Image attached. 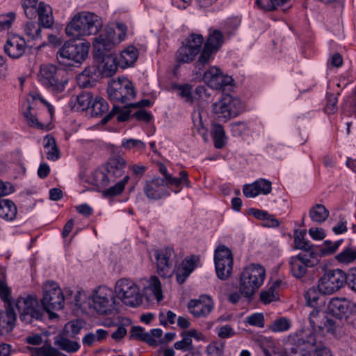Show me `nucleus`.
<instances>
[{"mask_svg": "<svg viewBox=\"0 0 356 356\" xmlns=\"http://www.w3.org/2000/svg\"><path fill=\"white\" fill-rule=\"evenodd\" d=\"M43 296L40 305L35 295L19 297L16 307L19 312V320L25 324L34 321H41L44 312L50 319L56 318L58 314L52 310H60L64 307V296L58 284L54 281H47L43 286Z\"/></svg>", "mask_w": 356, "mask_h": 356, "instance_id": "1", "label": "nucleus"}, {"mask_svg": "<svg viewBox=\"0 0 356 356\" xmlns=\"http://www.w3.org/2000/svg\"><path fill=\"white\" fill-rule=\"evenodd\" d=\"M102 27V22L93 13L81 12L74 16L65 28L67 35L80 39L82 36L97 34Z\"/></svg>", "mask_w": 356, "mask_h": 356, "instance_id": "2", "label": "nucleus"}, {"mask_svg": "<svg viewBox=\"0 0 356 356\" xmlns=\"http://www.w3.org/2000/svg\"><path fill=\"white\" fill-rule=\"evenodd\" d=\"M90 44L88 42L77 43L66 41L57 51L56 58L61 65L74 67L81 64L88 56Z\"/></svg>", "mask_w": 356, "mask_h": 356, "instance_id": "3", "label": "nucleus"}, {"mask_svg": "<svg viewBox=\"0 0 356 356\" xmlns=\"http://www.w3.org/2000/svg\"><path fill=\"white\" fill-rule=\"evenodd\" d=\"M266 270L262 266L255 264L249 265L241 273L239 292L245 298H252L264 284Z\"/></svg>", "mask_w": 356, "mask_h": 356, "instance_id": "4", "label": "nucleus"}, {"mask_svg": "<svg viewBox=\"0 0 356 356\" xmlns=\"http://www.w3.org/2000/svg\"><path fill=\"white\" fill-rule=\"evenodd\" d=\"M38 79L40 83L53 93L62 92L68 82L67 72L51 64L40 67Z\"/></svg>", "mask_w": 356, "mask_h": 356, "instance_id": "5", "label": "nucleus"}, {"mask_svg": "<svg viewBox=\"0 0 356 356\" xmlns=\"http://www.w3.org/2000/svg\"><path fill=\"white\" fill-rule=\"evenodd\" d=\"M126 161L121 156L111 157L105 165L104 170H97L94 173L95 184L101 187H106L111 183L122 176L124 172Z\"/></svg>", "mask_w": 356, "mask_h": 356, "instance_id": "6", "label": "nucleus"}, {"mask_svg": "<svg viewBox=\"0 0 356 356\" xmlns=\"http://www.w3.org/2000/svg\"><path fill=\"white\" fill-rule=\"evenodd\" d=\"M107 93L111 101L127 104L136 96L132 82L126 77L112 80L108 83Z\"/></svg>", "mask_w": 356, "mask_h": 356, "instance_id": "7", "label": "nucleus"}, {"mask_svg": "<svg viewBox=\"0 0 356 356\" xmlns=\"http://www.w3.org/2000/svg\"><path fill=\"white\" fill-rule=\"evenodd\" d=\"M115 293L117 298L127 305L136 307L142 303L139 287L129 279L118 280L115 285Z\"/></svg>", "mask_w": 356, "mask_h": 356, "instance_id": "8", "label": "nucleus"}, {"mask_svg": "<svg viewBox=\"0 0 356 356\" xmlns=\"http://www.w3.org/2000/svg\"><path fill=\"white\" fill-rule=\"evenodd\" d=\"M319 261L318 252H301L290 258V271L296 278L301 279L306 275L307 268L316 266Z\"/></svg>", "mask_w": 356, "mask_h": 356, "instance_id": "9", "label": "nucleus"}, {"mask_svg": "<svg viewBox=\"0 0 356 356\" xmlns=\"http://www.w3.org/2000/svg\"><path fill=\"white\" fill-rule=\"evenodd\" d=\"M242 109L241 100L230 95H224L219 101L212 104V111L222 121L237 116Z\"/></svg>", "mask_w": 356, "mask_h": 356, "instance_id": "10", "label": "nucleus"}, {"mask_svg": "<svg viewBox=\"0 0 356 356\" xmlns=\"http://www.w3.org/2000/svg\"><path fill=\"white\" fill-rule=\"evenodd\" d=\"M214 263L217 277L221 280H227L233 270V255L231 250L225 245H219L215 250Z\"/></svg>", "mask_w": 356, "mask_h": 356, "instance_id": "11", "label": "nucleus"}, {"mask_svg": "<svg viewBox=\"0 0 356 356\" xmlns=\"http://www.w3.org/2000/svg\"><path fill=\"white\" fill-rule=\"evenodd\" d=\"M113 291L106 286H99L92 296V307L100 314H111L115 309Z\"/></svg>", "mask_w": 356, "mask_h": 356, "instance_id": "12", "label": "nucleus"}, {"mask_svg": "<svg viewBox=\"0 0 356 356\" xmlns=\"http://www.w3.org/2000/svg\"><path fill=\"white\" fill-rule=\"evenodd\" d=\"M318 282L324 294H332L346 284L345 273L338 268L330 270L323 274Z\"/></svg>", "mask_w": 356, "mask_h": 356, "instance_id": "13", "label": "nucleus"}, {"mask_svg": "<svg viewBox=\"0 0 356 356\" xmlns=\"http://www.w3.org/2000/svg\"><path fill=\"white\" fill-rule=\"evenodd\" d=\"M154 256L159 275L163 277H170L174 272L173 266L176 263L174 249L167 247L156 250L154 252Z\"/></svg>", "mask_w": 356, "mask_h": 356, "instance_id": "14", "label": "nucleus"}, {"mask_svg": "<svg viewBox=\"0 0 356 356\" xmlns=\"http://www.w3.org/2000/svg\"><path fill=\"white\" fill-rule=\"evenodd\" d=\"M308 319L314 332H332L334 330V321L327 318L326 314L318 308H314L309 312Z\"/></svg>", "mask_w": 356, "mask_h": 356, "instance_id": "15", "label": "nucleus"}, {"mask_svg": "<svg viewBox=\"0 0 356 356\" xmlns=\"http://www.w3.org/2000/svg\"><path fill=\"white\" fill-rule=\"evenodd\" d=\"M329 312L336 318H347L356 313V303L346 298H333L328 304Z\"/></svg>", "mask_w": 356, "mask_h": 356, "instance_id": "16", "label": "nucleus"}, {"mask_svg": "<svg viewBox=\"0 0 356 356\" xmlns=\"http://www.w3.org/2000/svg\"><path fill=\"white\" fill-rule=\"evenodd\" d=\"M213 307V302L208 295H202L198 299H192L188 302V309L195 318L207 316Z\"/></svg>", "mask_w": 356, "mask_h": 356, "instance_id": "17", "label": "nucleus"}, {"mask_svg": "<svg viewBox=\"0 0 356 356\" xmlns=\"http://www.w3.org/2000/svg\"><path fill=\"white\" fill-rule=\"evenodd\" d=\"M89 110L92 117H102L104 114H106L102 120V123L106 124L113 118L114 113L120 110V107L113 105L112 111L107 113L108 111V102L104 98L97 97L92 100Z\"/></svg>", "mask_w": 356, "mask_h": 356, "instance_id": "18", "label": "nucleus"}, {"mask_svg": "<svg viewBox=\"0 0 356 356\" xmlns=\"http://www.w3.org/2000/svg\"><path fill=\"white\" fill-rule=\"evenodd\" d=\"M143 191L145 195L152 200H159L169 195L165 187V179L161 177H154L147 181L143 187Z\"/></svg>", "mask_w": 356, "mask_h": 356, "instance_id": "19", "label": "nucleus"}, {"mask_svg": "<svg viewBox=\"0 0 356 356\" xmlns=\"http://www.w3.org/2000/svg\"><path fill=\"white\" fill-rule=\"evenodd\" d=\"M26 49L24 39L17 35L9 38L4 45L5 53L13 59H17L22 56Z\"/></svg>", "mask_w": 356, "mask_h": 356, "instance_id": "20", "label": "nucleus"}, {"mask_svg": "<svg viewBox=\"0 0 356 356\" xmlns=\"http://www.w3.org/2000/svg\"><path fill=\"white\" fill-rule=\"evenodd\" d=\"M115 32L113 30L107 31L96 37L93 42V47L98 56L106 55L115 46Z\"/></svg>", "mask_w": 356, "mask_h": 356, "instance_id": "21", "label": "nucleus"}, {"mask_svg": "<svg viewBox=\"0 0 356 356\" xmlns=\"http://www.w3.org/2000/svg\"><path fill=\"white\" fill-rule=\"evenodd\" d=\"M35 10V17L38 16L39 24L44 28H51L54 22L51 7L44 1H40Z\"/></svg>", "mask_w": 356, "mask_h": 356, "instance_id": "22", "label": "nucleus"}, {"mask_svg": "<svg viewBox=\"0 0 356 356\" xmlns=\"http://www.w3.org/2000/svg\"><path fill=\"white\" fill-rule=\"evenodd\" d=\"M93 100V95L89 90H82L76 96L70 99L69 104L76 111H86L90 108Z\"/></svg>", "mask_w": 356, "mask_h": 356, "instance_id": "23", "label": "nucleus"}, {"mask_svg": "<svg viewBox=\"0 0 356 356\" xmlns=\"http://www.w3.org/2000/svg\"><path fill=\"white\" fill-rule=\"evenodd\" d=\"M138 57V50L134 46H129L122 50L118 57V65L124 69L132 66Z\"/></svg>", "mask_w": 356, "mask_h": 356, "instance_id": "24", "label": "nucleus"}, {"mask_svg": "<svg viewBox=\"0 0 356 356\" xmlns=\"http://www.w3.org/2000/svg\"><path fill=\"white\" fill-rule=\"evenodd\" d=\"M102 57V65L101 67V73L104 76L110 77L115 74L118 65V57L114 54H108L99 56Z\"/></svg>", "mask_w": 356, "mask_h": 356, "instance_id": "25", "label": "nucleus"}, {"mask_svg": "<svg viewBox=\"0 0 356 356\" xmlns=\"http://www.w3.org/2000/svg\"><path fill=\"white\" fill-rule=\"evenodd\" d=\"M222 75L223 74L219 68L213 66L204 72L203 80L211 88L215 90L220 89V81H222Z\"/></svg>", "mask_w": 356, "mask_h": 356, "instance_id": "26", "label": "nucleus"}, {"mask_svg": "<svg viewBox=\"0 0 356 356\" xmlns=\"http://www.w3.org/2000/svg\"><path fill=\"white\" fill-rule=\"evenodd\" d=\"M188 175L186 171L182 170L179 172V177H174L170 175H168V177L165 179V187L172 188L175 187V189H172L173 192L175 193H179L181 189V185L184 184L187 187L190 186V181L188 179Z\"/></svg>", "mask_w": 356, "mask_h": 356, "instance_id": "27", "label": "nucleus"}, {"mask_svg": "<svg viewBox=\"0 0 356 356\" xmlns=\"http://www.w3.org/2000/svg\"><path fill=\"white\" fill-rule=\"evenodd\" d=\"M198 54L196 48H191L182 42L181 46L177 51L176 60L179 64L190 63L194 60Z\"/></svg>", "mask_w": 356, "mask_h": 356, "instance_id": "28", "label": "nucleus"}, {"mask_svg": "<svg viewBox=\"0 0 356 356\" xmlns=\"http://www.w3.org/2000/svg\"><path fill=\"white\" fill-rule=\"evenodd\" d=\"M17 213V207L12 200L0 198V218L11 221L15 218Z\"/></svg>", "mask_w": 356, "mask_h": 356, "instance_id": "29", "label": "nucleus"}, {"mask_svg": "<svg viewBox=\"0 0 356 356\" xmlns=\"http://www.w3.org/2000/svg\"><path fill=\"white\" fill-rule=\"evenodd\" d=\"M223 42L224 35L222 33L217 29H210L204 45L217 53V51L221 48Z\"/></svg>", "mask_w": 356, "mask_h": 356, "instance_id": "30", "label": "nucleus"}, {"mask_svg": "<svg viewBox=\"0 0 356 356\" xmlns=\"http://www.w3.org/2000/svg\"><path fill=\"white\" fill-rule=\"evenodd\" d=\"M325 295L322 289L320 288V284L313 286L309 288L305 294L307 305L311 307L317 308L319 305V301L321 300L322 296Z\"/></svg>", "mask_w": 356, "mask_h": 356, "instance_id": "31", "label": "nucleus"}, {"mask_svg": "<svg viewBox=\"0 0 356 356\" xmlns=\"http://www.w3.org/2000/svg\"><path fill=\"white\" fill-rule=\"evenodd\" d=\"M330 212L323 204H316L313 206L309 212L311 220L316 223H323L329 217Z\"/></svg>", "mask_w": 356, "mask_h": 356, "instance_id": "32", "label": "nucleus"}, {"mask_svg": "<svg viewBox=\"0 0 356 356\" xmlns=\"http://www.w3.org/2000/svg\"><path fill=\"white\" fill-rule=\"evenodd\" d=\"M44 148L48 160L56 161L59 159L60 152L56 145V140L53 136L47 135L44 137Z\"/></svg>", "mask_w": 356, "mask_h": 356, "instance_id": "33", "label": "nucleus"}, {"mask_svg": "<svg viewBox=\"0 0 356 356\" xmlns=\"http://www.w3.org/2000/svg\"><path fill=\"white\" fill-rule=\"evenodd\" d=\"M305 232L296 231L294 234V248L301 250L302 252H318L313 244L305 239Z\"/></svg>", "mask_w": 356, "mask_h": 356, "instance_id": "34", "label": "nucleus"}, {"mask_svg": "<svg viewBox=\"0 0 356 356\" xmlns=\"http://www.w3.org/2000/svg\"><path fill=\"white\" fill-rule=\"evenodd\" d=\"M211 136L213 137L214 146L217 149L222 148L226 143V136L225 130L220 124L214 123L212 124Z\"/></svg>", "mask_w": 356, "mask_h": 356, "instance_id": "35", "label": "nucleus"}, {"mask_svg": "<svg viewBox=\"0 0 356 356\" xmlns=\"http://www.w3.org/2000/svg\"><path fill=\"white\" fill-rule=\"evenodd\" d=\"M24 33L29 40H38L42 38L40 24L36 22H27L24 26Z\"/></svg>", "mask_w": 356, "mask_h": 356, "instance_id": "36", "label": "nucleus"}, {"mask_svg": "<svg viewBox=\"0 0 356 356\" xmlns=\"http://www.w3.org/2000/svg\"><path fill=\"white\" fill-rule=\"evenodd\" d=\"M172 89L178 92V95L184 99L186 103L193 104L194 102V97L192 93V86L188 83L172 85Z\"/></svg>", "mask_w": 356, "mask_h": 356, "instance_id": "37", "label": "nucleus"}, {"mask_svg": "<svg viewBox=\"0 0 356 356\" xmlns=\"http://www.w3.org/2000/svg\"><path fill=\"white\" fill-rule=\"evenodd\" d=\"M54 344L58 346L60 350L67 353L76 352L80 346L78 342L72 341L67 338L60 337L55 339Z\"/></svg>", "mask_w": 356, "mask_h": 356, "instance_id": "38", "label": "nucleus"}, {"mask_svg": "<svg viewBox=\"0 0 356 356\" xmlns=\"http://www.w3.org/2000/svg\"><path fill=\"white\" fill-rule=\"evenodd\" d=\"M200 53V54L195 63V67L201 70L202 67H203L205 65L209 64L213 59L214 55L216 54V52L208 48L207 46L204 44L203 49Z\"/></svg>", "mask_w": 356, "mask_h": 356, "instance_id": "39", "label": "nucleus"}, {"mask_svg": "<svg viewBox=\"0 0 356 356\" xmlns=\"http://www.w3.org/2000/svg\"><path fill=\"white\" fill-rule=\"evenodd\" d=\"M291 326V321L286 317H280L274 320L269 325V330L273 332L288 331Z\"/></svg>", "mask_w": 356, "mask_h": 356, "instance_id": "40", "label": "nucleus"}, {"mask_svg": "<svg viewBox=\"0 0 356 356\" xmlns=\"http://www.w3.org/2000/svg\"><path fill=\"white\" fill-rule=\"evenodd\" d=\"M163 331L159 329H152L150 332H147L143 336V341L146 342L149 346H157L161 342Z\"/></svg>", "mask_w": 356, "mask_h": 356, "instance_id": "41", "label": "nucleus"}, {"mask_svg": "<svg viewBox=\"0 0 356 356\" xmlns=\"http://www.w3.org/2000/svg\"><path fill=\"white\" fill-rule=\"evenodd\" d=\"M129 179L130 177L129 175L124 176L122 181L116 183L114 186L104 190L103 191V195L107 197H114L121 194Z\"/></svg>", "mask_w": 356, "mask_h": 356, "instance_id": "42", "label": "nucleus"}, {"mask_svg": "<svg viewBox=\"0 0 356 356\" xmlns=\"http://www.w3.org/2000/svg\"><path fill=\"white\" fill-rule=\"evenodd\" d=\"M290 0H256V4L264 10L270 11L286 4Z\"/></svg>", "mask_w": 356, "mask_h": 356, "instance_id": "43", "label": "nucleus"}, {"mask_svg": "<svg viewBox=\"0 0 356 356\" xmlns=\"http://www.w3.org/2000/svg\"><path fill=\"white\" fill-rule=\"evenodd\" d=\"M338 262L348 264L356 259V251L351 248H346L335 257Z\"/></svg>", "mask_w": 356, "mask_h": 356, "instance_id": "44", "label": "nucleus"}, {"mask_svg": "<svg viewBox=\"0 0 356 356\" xmlns=\"http://www.w3.org/2000/svg\"><path fill=\"white\" fill-rule=\"evenodd\" d=\"M38 0H20L21 6L24 15L29 19L35 18V8L38 5Z\"/></svg>", "mask_w": 356, "mask_h": 356, "instance_id": "45", "label": "nucleus"}, {"mask_svg": "<svg viewBox=\"0 0 356 356\" xmlns=\"http://www.w3.org/2000/svg\"><path fill=\"white\" fill-rule=\"evenodd\" d=\"M182 339L174 343V348L176 350L183 352H191L194 350L195 347L193 344L192 339L188 337L185 332L181 333Z\"/></svg>", "mask_w": 356, "mask_h": 356, "instance_id": "46", "label": "nucleus"}, {"mask_svg": "<svg viewBox=\"0 0 356 356\" xmlns=\"http://www.w3.org/2000/svg\"><path fill=\"white\" fill-rule=\"evenodd\" d=\"M191 48H196L197 52H200L204 43L202 35L197 33H191L183 42Z\"/></svg>", "mask_w": 356, "mask_h": 356, "instance_id": "47", "label": "nucleus"}, {"mask_svg": "<svg viewBox=\"0 0 356 356\" xmlns=\"http://www.w3.org/2000/svg\"><path fill=\"white\" fill-rule=\"evenodd\" d=\"M122 147L127 150L134 149L135 151L143 152L145 149L146 145L144 142L138 139H123Z\"/></svg>", "mask_w": 356, "mask_h": 356, "instance_id": "48", "label": "nucleus"}, {"mask_svg": "<svg viewBox=\"0 0 356 356\" xmlns=\"http://www.w3.org/2000/svg\"><path fill=\"white\" fill-rule=\"evenodd\" d=\"M342 240L337 241L332 243L331 241L326 240L323 242L325 248H322L318 251L320 255V258L322 256L330 255L334 253L339 247L341 245Z\"/></svg>", "mask_w": 356, "mask_h": 356, "instance_id": "49", "label": "nucleus"}, {"mask_svg": "<svg viewBox=\"0 0 356 356\" xmlns=\"http://www.w3.org/2000/svg\"><path fill=\"white\" fill-rule=\"evenodd\" d=\"M31 106H29L27 111L24 113V115L29 125L36 127L38 129H47L49 124L47 123L40 122L35 115L31 112Z\"/></svg>", "mask_w": 356, "mask_h": 356, "instance_id": "50", "label": "nucleus"}, {"mask_svg": "<svg viewBox=\"0 0 356 356\" xmlns=\"http://www.w3.org/2000/svg\"><path fill=\"white\" fill-rule=\"evenodd\" d=\"M193 122L194 127L197 129L198 134L205 138L207 134V129L203 124L202 114L200 108L194 111L193 113Z\"/></svg>", "mask_w": 356, "mask_h": 356, "instance_id": "51", "label": "nucleus"}, {"mask_svg": "<svg viewBox=\"0 0 356 356\" xmlns=\"http://www.w3.org/2000/svg\"><path fill=\"white\" fill-rule=\"evenodd\" d=\"M1 318H2L3 323L7 324V330H13L17 320V316L14 309L12 308L11 305H8L5 313L1 317H0V319Z\"/></svg>", "mask_w": 356, "mask_h": 356, "instance_id": "52", "label": "nucleus"}, {"mask_svg": "<svg viewBox=\"0 0 356 356\" xmlns=\"http://www.w3.org/2000/svg\"><path fill=\"white\" fill-rule=\"evenodd\" d=\"M224 343L222 342H213L207 346V353L210 356H222L224 353Z\"/></svg>", "mask_w": 356, "mask_h": 356, "instance_id": "53", "label": "nucleus"}, {"mask_svg": "<svg viewBox=\"0 0 356 356\" xmlns=\"http://www.w3.org/2000/svg\"><path fill=\"white\" fill-rule=\"evenodd\" d=\"M149 287L154 294L156 300L158 301L162 300V289H161V284L160 280L156 276H152L150 278L149 282Z\"/></svg>", "mask_w": 356, "mask_h": 356, "instance_id": "54", "label": "nucleus"}, {"mask_svg": "<svg viewBox=\"0 0 356 356\" xmlns=\"http://www.w3.org/2000/svg\"><path fill=\"white\" fill-rule=\"evenodd\" d=\"M97 79L93 76L79 74L77 76V83L81 88H88L96 85Z\"/></svg>", "mask_w": 356, "mask_h": 356, "instance_id": "55", "label": "nucleus"}, {"mask_svg": "<svg viewBox=\"0 0 356 356\" xmlns=\"http://www.w3.org/2000/svg\"><path fill=\"white\" fill-rule=\"evenodd\" d=\"M37 353L40 356H60V353L50 344L44 343L37 348Z\"/></svg>", "mask_w": 356, "mask_h": 356, "instance_id": "56", "label": "nucleus"}, {"mask_svg": "<svg viewBox=\"0 0 356 356\" xmlns=\"http://www.w3.org/2000/svg\"><path fill=\"white\" fill-rule=\"evenodd\" d=\"M15 17L16 14L13 12L0 15V29L7 30L10 29Z\"/></svg>", "mask_w": 356, "mask_h": 356, "instance_id": "57", "label": "nucleus"}, {"mask_svg": "<svg viewBox=\"0 0 356 356\" xmlns=\"http://www.w3.org/2000/svg\"><path fill=\"white\" fill-rule=\"evenodd\" d=\"M0 298L7 305H11L10 289L2 279H0Z\"/></svg>", "mask_w": 356, "mask_h": 356, "instance_id": "58", "label": "nucleus"}, {"mask_svg": "<svg viewBox=\"0 0 356 356\" xmlns=\"http://www.w3.org/2000/svg\"><path fill=\"white\" fill-rule=\"evenodd\" d=\"M246 323L262 328L264 327V316L261 313H254L246 318Z\"/></svg>", "mask_w": 356, "mask_h": 356, "instance_id": "59", "label": "nucleus"}, {"mask_svg": "<svg viewBox=\"0 0 356 356\" xmlns=\"http://www.w3.org/2000/svg\"><path fill=\"white\" fill-rule=\"evenodd\" d=\"M254 183L259 191V195L260 193L267 195L271 192L272 184L270 181L265 179H260L255 181Z\"/></svg>", "mask_w": 356, "mask_h": 356, "instance_id": "60", "label": "nucleus"}, {"mask_svg": "<svg viewBox=\"0 0 356 356\" xmlns=\"http://www.w3.org/2000/svg\"><path fill=\"white\" fill-rule=\"evenodd\" d=\"M159 318L160 323L163 325H168V324H174L176 319V314L168 310L166 313L161 312L159 313Z\"/></svg>", "mask_w": 356, "mask_h": 356, "instance_id": "61", "label": "nucleus"}, {"mask_svg": "<svg viewBox=\"0 0 356 356\" xmlns=\"http://www.w3.org/2000/svg\"><path fill=\"white\" fill-rule=\"evenodd\" d=\"M260 300L264 304H268L276 300L274 286H270L267 291H263L260 293Z\"/></svg>", "mask_w": 356, "mask_h": 356, "instance_id": "62", "label": "nucleus"}, {"mask_svg": "<svg viewBox=\"0 0 356 356\" xmlns=\"http://www.w3.org/2000/svg\"><path fill=\"white\" fill-rule=\"evenodd\" d=\"M343 109L344 111L348 113H354L356 111V95H352L348 97L343 104Z\"/></svg>", "mask_w": 356, "mask_h": 356, "instance_id": "63", "label": "nucleus"}, {"mask_svg": "<svg viewBox=\"0 0 356 356\" xmlns=\"http://www.w3.org/2000/svg\"><path fill=\"white\" fill-rule=\"evenodd\" d=\"M346 283L353 291L356 292V268L348 270L345 273Z\"/></svg>", "mask_w": 356, "mask_h": 356, "instance_id": "64", "label": "nucleus"}]
</instances>
